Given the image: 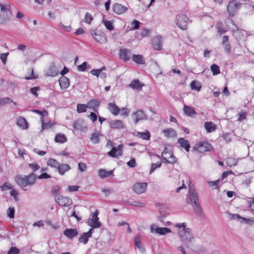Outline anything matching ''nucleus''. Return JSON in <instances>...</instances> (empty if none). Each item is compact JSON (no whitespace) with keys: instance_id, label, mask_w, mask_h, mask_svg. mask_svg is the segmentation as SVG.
<instances>
[{"instance_id":"1","label":"nucleus","mask_w":254,"mask_h":254,"mask_svg":"<svg viewBox=\"0 0 254 254\" xmlns=\"http://www.w3.org/2000/svg\"><path fill=\"white\" fill-rule=\"evenodd\" d=\"M36 178V175L33 173H31L28 175H17L15 180L17 185L24 190H27L25 188L27 186H33L35 183Z\"/></svg>"},{"instance_id":"2","label":"nucleus","mask_w":254,"mask_h":254,"mask_svg":"<svg viewBox=\"0 0 254 254\" xmlns=\"http://www.w3.org/2000/svg\"><path fill=\"white\" fill-rule=\"evenodd\" d=\"M189 196L190 201L194 211L198 214L201 215L202 211L198 201L197 194L195 191L190 188Z\"/></svg>"},{"instance_id":"3","label":"nucleus","mask_w":254,"mask_h":254,"mask_svg":"<svg viewBox=\"0 0 254 254\" xmlns=\"http://www.w3.org/2000/svg\"><path fill=\"white\" fill-rule=\"evenodd\" d=\"M179 235L182 241L185 243H190L193 239V236L191 233V230L189 228L179 231Z\"/></svg>"},{"instance_id":"4","label":"nucleus","mask_w":254,"mask_h":254,"mask_svg":"<svg viewBox=\"0 0 254 254\" xmlns=\"http://www.w3.org/2000/svg\"><path fill=\"white\" fill-rule=\"evenodd\" d=\"M188 18L182 14H178L176 16L175 22L177 26L182 30H185L187 27Z\"/></svg>"},{"instance_id":"5","label":"nucleus","mask_w":254,"mask_h":254,"mask_svg":"<svg viewBox=\"0 0 254 254\" xmlns=\"http://www.w3.org/2000/svg\"><path fill=\"white\" fill-rule=\"evenodd\" d=\"M91 34L97 42L101 44L107 42V38L103 32L100 30H92L91 31Z\"/></svg>"},{"instance_id":"6","label":"nucleus","mask_w":254,"mask_h":254,"mask_svg":"<svg viewBox=\"0 0 254 254\" xmlns=\"http://www.w3.org/2000/svg\"><path fill=\"white\" fill-rule=\"evenodd\" d=\"M55 199L56 201L62 207H67L72 204V200L67 196H59L55 195Z\"/></svg>"},{"instance_id":"7","label":"nucleus","mask_w":254,"mask_h":254,"mask_svg":"<svg viewBox=\"0 0 254 254\" xmlns=\"http://www.w3.org/2000/svg\"><path fill=\"white\" fill-rule=\"evenodd\" d=\"M162 156L166 163L174 164L177 162V159L171 151L165 148L162 153Z\"/></svg>"},{"instance_id":"8","label":"nucleus","mask_w":254,"mask_h":254,"mask_svg":"<svg viewBox=\"0 0 254 254\" xmlns=\"http://www.w3.org/2000/svg\"><path fill=\"white\" fill-rule=\"evenodd\" d=\"M212 148V146L207 142H199L196 143L194 147V149L197 150L199 153L210 151Z\"/></svg>"},{"instance_id":"9","label":"nucleus","mask_w":254,"mask_h":254,"mask_svg":"<svg viewBox=\"0 0 254 254\" xmlns=\"http://www.w3.org/2000/svg\"><path fill=\"white\" fill-rule=\"evenodd\" d=\"M98 211L96 210L92 215V218L91 219H89L88 220V225L93 228H99L101 226V224L100 222L98 221Z\"/></svg>"},{"instance_id":"10","label":"nucleus","mask_w":254,"mask_h":254,"mask_svg":"<svg viewBox=\"0 0 254 254\" xmlns=\"http://www.w3.org/2000/svg\"><path fill=\"white\" fill-rule=\"evenodd\" d=\"M0 7L1 12L5 13L6 15V18L2 19L1 21L2 23H4L5 21H8L10 19L11 16L10 11V5L8 2H6L4 4L0 3Z\"/></svg>"},{"instance_id":"11","label":"nucleus","mask_w":254,"mask_h":254,"mask_svg":"<svg viewBox=\"0 0 254 254\" xmlns=\"http://www.w3.org/2000/svg\"><path fill=\"white\" fill-rule=\"evenodd\" d=\"M150 231L152 233H157L161 235H164L172 232L170 229L164 227H158L157 225L153 224L151 226Z\"/></svg>"},{"instance_id":"12","label":"nucleus","mask_w":254,"mask_h":254,"mask_svg":"<svg viewBox=\"0 0 254 254\" xmlns=\"http://www.w3.org/2000/svg\"><path fill=\"white\" fill-rule=\"evenodd\" d=\"M147 186L146 183H137L133 185L132 189L135 193L140 194L145 192L147 189Z\"/></svg>"},{"instance_id":"13","label":"nucleus","mask_w":254,"mask_h":254,"mask_svg":"<svg viewBox=\"0 0 254 254\" xmlns=\"http://www.w3.org/2000/svg\"><path fill=\"white\" fill-rule=\"evenodd\" d=\"M124 146L123 144H120L117 148L112 147V150L108 152V154L112 157H118L122 155Z\"/></svg>"},{"instance_id":"14","label":"nucleus","mask_w":254,"mask_h":254,"mask_svg":"<svg viewBox=\"0 0 254 254\" xmlns=\"http://www.w3.org/2000/svg\"><path fill=\"white\" fill-rule=\"evenodd\" d=\"M241 5V3L236 2L235 0L231 1L227 6V11L229 13V16H233L235 10L239 9Z\"/></svg>"},{"instance_id":"15","label":"nucleus","mask_w":254,"mask_h":254,"mask_svg":"<svg viewBox=\"0 0 254 254\" xmlns=\"http://www.w3.org/2000/svg\"><path fill=\"white\" fill-rule=\"evenodd\" d=\"M132 117L134 119L135 124H136L139 121L147 119V117L142 110H138L132 114Z\"/></svg>"},{"instance_id":"16","label":"nucleus","mask_w":254,"mask_h":254,"mask_svg":"<svg viewBox=\"0 0 254 254\" xmlns=\"http://www.w3.org/2000/svg\"><path fill=\"white\" fill-rule=\"evenodd\" d=\"M152 45L154 49L160 50L162 45V38L161 36L155 37L152 41Z\"/></svg>"},{"instance_id":"17","label":"nucleus","mask_w":254,"mask_h":254,"mask_svg":"<svg viewBox=\"0 0 254 254\" xmlns=\"http://www.w3.org/2000/svg\"><path fill=\"white\" fill-rule=\"evenodd\" d=\"M120 57L125 61H128L131 56V51L127 49H121L120 50Z\"/></svg>"},{"instance_id":"18","label":"nucleus","mask_w":254,"mask_h":254,"mask_svg":"<svg viewBox=\"0 0 254 254\" xmlns=\"http://www.w3.org/2000/svg\"><path fill=\"white\" fill-rule=\"evenodd\" d=\"M109 124L110 127L113 129H122L125 127L123 121L119 120L111 121Z\"/></svg>"},{"instance_id":"19","label":"nucleus","mask_w":254,"mask_h":254,"mask_svg":"<svg viewBox=\"0 0 254 254\" xmlns=\"http://www.w3.org/2000/svg\"><path fill=\"white\" fill-rule=\"evenodd\" d=\"M127 10V7L119 3H115L113 6L114 11L118 14H123L126 12Z\"/></svg>"},{"instance_id":"20","label":"nucleus","mask_w":254,"mask_h":254,"mask_svg":"<svg viewBox=\"0 0 254 254\" xmlns=\"http://www.w3.org/2000/svg\"><path fill=\"white\" fill-rule=\"evenodd\" d=\"M183 111L186 115L191 117L194 116L196 114V112L193 108L186 105H184Z\"/></svg>"},{"instance_id":"21","label":"nucleus","mask_w":254,"mask_h":254,"mask_svg":"<svg viewBox=\"0 0 254 254\" xmlns=\"http://www.w3.org/2000/svg\"><path fill=\"white\" fill-rule=\"evenodd\" d=\"M108 109L110 112L115 116L118 115L120 111V109L115 103H109L108 105Z\"/></svg>"},{"instance_id":"22","label":"nucleus","mask_w":254,"mask_h":254,"mask_svg":"<svg viewBox=\"0 0 254 254\" xmlns=\"http://www.w3.org/2000/svg\"><path fill=\"white\" fill-rule=\"evenodd\" d=\"M64 234L69 239H72L78 234V231L76 229H66Z\"/></svg>"},{"instance_id":"23","label":"nucleus","mask_w":254,"mask_h":254,"mask_svg":"<svg viewBox=\"0 0 254 254\" xmlns=\"http://www.w3.org/2000/svg\"><path fill=\"white\" fill-rule=\"evenodd\" d=\"M61 88L63 89H66L69 85V79L65 76L61 77L59 80Z\"/></svg>"},{"instance_id":"24","label":"nucleus","mask_w":254,"mask_h":254,"mask_svg":"<svg viewBox=\"0 0 254 254\" xmlns=\"http://www.w3.org/2000/svg\"><path fill=\"white\" fill-rule=\"evenodd\" d=\"M181 147L184 148L186 151L189 152L190 148V143L188 140L184 139L183 138H180L178 140Z\"/></svg>"},{"instance_id":"25","label":"nucleus","mask_w":254,"mask_h":254,"mask_svg":"<svg viewBox=\"0 0 254 254\" xmlns=\"http://www.w3.org/2000/svg\"><path fill=\"white\" fill-rule=\"evenodd\" d=\"M70 169V166L68 164H60L58 167V170L60 174L61 175L64 174Z\"/></svg>"},{"instance_id":"26","label":"nucleus","mask_w":254,"mask_h":254,"mask_svg":"<svg viewBox=\"0 0 254 254\" xmlns=\"http://www.w3.org/2000/svg\"><path fill=\"white\" fill-rule=\"evenodd\" d=\"M17 125L22 129H26L28 127V123L23 117H19L17 119Z\"/></svg>"},{"instance_id":"27","label":"nucleus","mask_w":254,"mask_h":254,"mask_svg":"<svg viewBox=\"0 0 254 254\" xmlns=\"http://www.w3.org/2000/svg\"><path fill=\"white\" fill-rule=\"evenodd\" d=\"M100 104V102L96 99L91 100L88 103V108L93 110V111L97 112L98 107Z\"/></svg>"},{"instance_id":"28","label":"nucleus","mask_w":254,"mask_h":254,"mask_svg":"<svg viewBox=\"0 0 254 254\" xmlns=\"http://www.w3.org/2000/svg\"><path fill=\"white\" fill-rule=\"evenodd\" d=\"M132 61L137 64H145V60L141 55H133L132 56Z\"/></svg>"},{"instance_id":"29","label":"nucleus","mask_w":254,"mask_h":254,"mask_svg":"<svg viewBox=\"0 0 254 254\" xmlns=\"http://www.w3.org/2000/svg\"><path fill=\"white\" fill-rule=\"evenodd\" d=\"M132 89H135L140 90L142 87V85L141 84L140 81L138 79H134L132 81L129 85Z\"/></svg>"},{"instance_id":"30","label":"nucleus","mask_w":254,"mask_h":254,"mask_svg":"<svg viewBox=\"0 0 254 254\" xmlns=\"http://www.w3.org/2000/svg\"><path fill=\"white\" fill-rule=\"evenodd\" d=\"M204 127L207 132H211L216 129V126L212 122H205Z\"/></svg>"},{"instance_id":"31","label":"nucleus","mask_w":254,"mask_h":254,"mask_svg":"<svg viewBox=\"0 0 254 254\" xmlns=\"http://www.w3.org/2000/svg\"><path fill=\"white\" fill-rule=\"evenodd\" d=\"M10 103H12L15 106L17 105L16 103L15 102H13L12 99L10 98L5 97L0 98V106H4Z\"/></svg>"},{"instance_id":"32","label":"nucleus","mask_w":254,"mask_h":254,"mask_svg":"<svg viewBox=\"0 0 254 254\" xmlns=\"http://www.w3.org/2000/svg\"><path fill=\"white\" fill-rule=\"evenodd\" d=\"M55 140L56 142L63 143L66 141V136L62 133H58L56 134Z\"/></svg>"},{"instance_id":"33","label":"nucleus","mask_w":254,"mask_h":254,"mask_svg":"<svg viewBox=\"0 0 254 254\" xmlns=\"http://www.w3.org/2000/svg\"><path fill=\"white\" fill-rule=\"evenodd\" d=\"M113 174V171H107L105 169H100L98 171V175L101 178H105L110 176Z\"/></svg>"},{"instance_id":"34","label":"nucleus","mask_w":254,"mask_h":254,"mask_svg":"<svg viewBox=\"0 0 254 254\" xmlns=\"http://www.w3.org/2000/svg\"><path fill=\"white\" fill-rule=\"evenodd\" d=\"M83 122L82 121H75L73 125V128L75 129L82 130L86 128L85 126H83Z\"/></svg>"},{"instance_id":"35","label":"nucleus","mask_w":254,"mask_h":254,"mask_svg":"<svg viewBox=\"0 0 254 254\" xmlns=\"http://www.w3.org/2000/svg\"><path fill=\"white\" fill-rule=\"evenodd\" d=\"M41 121L42 122V130L50 128L54 125V124L51 122L45 123L43 118H41Z\"/></svg>"},{"instance_id":"36","label":"nucleus","mask_w":254,"mask_h":254,"mask_svg":"<svg viewBox=\"0 0 254 254\" xmlns=\"http://www.w3.org/2000/svg\"><path fill=\"white\" fill-rule=\"evenodd\" d=\"M136 135L144 140H148L150 138V133L149 131L137 132Z\"/></svg>"},{"instance_id":"37","label":"nucleus","mask_w":254,"mask_h":254,"mask_svg":"<svg viewBox=\"0 0 254 254\" xmlns=\"http://www.w3.org/2000/svg\"><path fill=\"white\" fill-rule=\"evenodd\" d=\"M190 86L192 90L199 91L201 88V85L200 82L196 81H192L190 83Z\"/></svg>"},{"instance_id":"38","label":"nucleus","mask_w":254,"mask_h":254,"mask_svg":"<svg viewBox=\"0 0 254 254\" xmlns=\"http://www.w3.org/2000/svg\"><path fill=\"white\" fill-rule=\"evenodd\" d=\"M60 163H59L56 159L50 158L47 162V165L52 167L57 168L58 167Z\"/></svg>"},{"instance_id":"39","label":"nucleus","mask_w":254,"mask_h":254,"mask_svg":"<svg viewBox=\"0 0 254 254\" xmlns=\"http://www.w3.org/2000/svg\"><path fill=\"white\" fill-rule=\"evenodd\" d=\"M134 244L135 246L140 250L141 252L144 251V249L142 247L141 242L140 241L139 237L137 236L134 238Z\"/></svg>"},{"instance_id":"40","label":"nucleus","mask_w":254,"mask_h":254,"mask_svg":"<svg viewBox=\"0 0 254 254\" xmlns=\"http://www.w3.org/2000/svg\"><path fill=\"white\" fill-rule=\"evenodd\" d=\"M87 105L85 104H78L77 105V112L79 113H84L86 111Z\"/></svg>"},{"instance_id":"41","label":"nucleus","mask_w":254,"mask_h":254,"mask_svg":"<svg viewBox=\"0 0 254 254\" xmlns=\"http://www.w3.org/2000/svg\"><path fill=\"white\" fill-rule=\"evenodd\" d=\"M28 167L29 168H30L32 172L33 173L36 172L37 170H39L40 169V166L39 165H38L36 162H33L32 163H29L28 164Z\"/></svg>"},{"instance_id":"42","label":"nucleus","mask_w":254,"mask_h":254,"mask_svg":"<svg viewBox=\"0 0 254 254\" xmlns=\"http://www.w3.org/2000/svg\"><path fill=\"white\" fill-rule=\"evenodd\" d=\"M102 22L104 24L106 28L109 31H112V30H114V27L113 23L111 21H108L107 20H103Z\"/></svg>"},{"instance_id":"43","label":"nucleus","mask_w":254,"mask_h":254,"mask_svg":"<svg viewBox=\"0 0 254 254\" xmlns=\"http://www.w3.org/2000/svg\"><path fill=\"white\" fill-rule=\"evenodd\" d=\"M90 238L86 233H83L82 235L79 238V241L84 244H86Z\"/></svg>"},{"instance_id":"44","label":"nucleus","mask_w":254,"mask_h":254,"mask_svg":"<svg viewBox=\"0 0 254 254\" xmlns=\"http://www.w3.org/2000/svg\"><path fill=\"white\" fill-rule=\"evenodd\" d=\"M210 68L214 75H217L220 72L219 67L215 64L211 65Z\"/></svg>"},{"instance_id":"45","label":"nucleus","mask_w":254,"mask_h":254,"mask_svg":"<svg viewBox=\"0 0 254 254\" xmlns=\"http://www.w3.org/2000/svg\"><path fill=\"white\" fill-rule=\"evenodd\" d=\"M99 134L97 132L93 133L91 136L90 140L93 143L96 144L99 142Z\"/></svg>"},{"instance_id":"46","label":"nucleus","mask_w":254,"mask_h":254,"mask_svg":"<svg viewBox=\"0 0 254 254\" xmlns=\"http://www.w3.org/2000/svg\"><path fill=\"white\" fill-rule=\"evenodd\" d=\"M163 132L166 137L172 136L175 134L174 130L171 128L164 129Z\"/></svg>"},{"instance_id":"47","label":"nucleus","mask_w":254,"mask_h":254,"mask_svg":"<svg viewBox=\"0 0 254 254\" xmlns=\"http://www.w3.org/2000/svg\"><path fill=\"white\" fill-rule=\"evenodd\" d=\"M58 72L56 70L54 66H51L49 70L47 72L49 76H55L58 74Z\"/></svg>"},{"instance_id":"48","label":"nucleus","mask_w":254,"mask_h":254,"mask_svg":"<svg viewBox=\"0 0 254 254\" xmlns=\"http://www.w3.org/2000/svg\"><path fill=\"white\" fill-rule=\"evenodd\" d=\"M92 20V15L89 12H86L84 18V21L87 24H90Z\"/></svg>"},{"instance_id":"49","label":"nucleus","mask_w":254,"mask_h":254,"mask_svg":"<svg viewBox=\"0 0 254 254\" xmlns=\"http://www.w3.org/2000/svg\"><path fill=\"white\" fill-rule=\"evenodd\" d=\"M127 203L130 205L138 206L139 207H143L145 206L144 203L136 201H128Z\"/></svg>"},{"instance_id":"50","label":"nucleus","mask_w":254,"mask_h":254,"mask_svg":"<svg viewBox=\"0 0 254 254\" xmlns=\"http://www.w3.org/2000/svg\"><path fill=\"white\" fill-rule=\"evenodd\" d=\"M228 215H229V218L231 219H236V220H239V219H243L244 220H245V218H243V217H242L241 216H240L238 214H232V213H228Z\"/></svg>"},{"instance_id":"51","label":"nucleus","mask_w":254,"mask_h":254,"mask_svg":"<svg viewBox=\"0 0 254 254\" xmlns=\"http://www.w3.org/2000/svg\"><path fill=\"white\" fill-rule=\"evenodd\" d=\"M120 111H121V115L125 117H127L130 112L129 110L127 108H123L120 109Z\"/></svg>"},{"instance_id":"52","label":"nucleus","mask_w":254,"mask_h":254,"mask_svg":"<svg viewBox=\"0 0 254 254\" xmlns=\"http://www.w3.org/2000/svg\"><path fill=\"white\" fill-rule=\"evenodd\" d=\"M227 165L229 167H232L236 165V161L233 158H228L226 161Z\"/></svg>"},{"instance_id":"53","label":"nucleus","mask_w":254,"mask_h":254,"mask_svg":"<svg viewBox=\"0 0 254 254\" xmlns=\"http://www.w3.org/2000/svg\"><path fill=\"white\" fill-rule=\"evenodd\" d=\"M9 55V53H6L0 54V59L1 60L2 63L5 64L6 63L7 57Z\"/></svg>"},{"instance_id":"54","label":"nucleus","mask_w":254,"mask_h":254,"mask_svg":"<svg viewBox=\"0 0 254 254\" xmlns=\"http://www.w3.org/2000/svg\"><path fill=\"white\" fill-rule=\"evenodd\" d=\"M162 165L161 162H157V163H153L151 165V168L150 170V173H152L154 171L155 169L158 168H160Z\"/></svg>"},{"instance_id":"55","label":"nucleus","mask_w":254,"mask_h":254,"mask_svg":"<svg viewBox=\"0 0 254 254\" xmlns=\"http://www.w3.org/2000/svg\"><path fill=\"white\" fill-rule=\"evenodd\" d=\"M60 26L61 28L62 29V30H63V31H64L65 32H70L71 30V27L70 26V25L65 26V25H64L63 24L61 23L60 25Z\"/></svg>"},{"instance_id":"56","label":"nucleus","mask_w":254,"mask_h":254,"mask_svg":"<svg viewBox=\"0 0 254 254\" xmlns=\"http://www.w3.org/2000/svg\"><path fill=\"white\" fill-rule=\"evenodd\" d=\"M247 115V113L245 112H241L239 114V118L238 119V121L239 122H241L243 120L246 119V117Z\"/></svg>"},{"instance_id":"57","label":"nucleus","mask_w":254,"mask_h":254,"mask_svg":"<svg viewBox=\"0 0 254 254\" xmlns=\"http://www.w3.org/2000/svg\"><path fill=\"white\" fill-rule=\"evenodd\" d=\"M40 90V88L39 87H34L31 88L30 89V92L32 94H33L35 96L37 97L38 96L37 92Z\"/></svg>"},{"instance_id":"58","label":"nucleus","mask_w":254,"mask_h":254,"mask_svg":"<svg viewBox=\"0 0 254 254\" xmlns=\"http://www.w3.org/2000/svg\"><path fill=\"white\" fill-rule=\"evenodd\" d=\"M15 210L13 207H9L7 210V216L9 218H13L14 216Z\"/></svg>"},{"instance_id":"59","label":"nucleus","mask_w":254,"mask_h":254,"mask_svg":"<svg viewBox=\"0 0 254 254\" xmlns=\"http://www.w3.org/2000/svg\"><path fill=\"white\" fill-rule=\"evenodd\" d=\"M87 65V64L86 62H84L81 64L77 66L78 70L80 71H85L86 69Z\"/></svg>"},{"instance_id":"60","label":"nucleus","mask_w":254,"mask_h":254,"mask_svg":"<svg viewBox=\"0 0 254 254\" xmlns=\"http://www.w3.org/2000/svg\"><path fill=\"white\" fill-rule=\"evenodd\" d=\"M78 169L80 172H84L86 169V164L85 163L79 162L78 164Z\"/></svg>"},{"instance_id":"61","label":"nucleus","mask_w":254,"mask_h":254,"mask_svg":"<svg viewBox=\"0 0 254 254\" xmlns=\"http://www.w3.org/2000/svg\"><path fill=\"white\" fill-rule=\"evenodd\" d=\"M19 251L15 247H12L8 252L7 254H19Z\"/></svg>"},{"instance_id":"62","label":"nucleus","mask_w":254,"mask_h":254,"mask_svg":"<svg viewBox=\"0 0 254 254\" xmlns=\"http://www.w3.org/2000/svg\"><path fill=\"white\" fill-rule=\"evenodd\" d=\"M127 164L130 167H134L136 164L135 159L133 157H131L130 160L127 163Z\"/></svg>"},{"instance_id":"63","label":"nucleus","mask_w":254,"mask_h":254,"mask_svg":"<svg viewBox=\"0 0 254 254\" xmlns=\"http://www.w3.org/2000/svg\"><path fill=\"white\" fill-rule=\"evenodd\" d=\"M222 137L225 140L226 143H229L231 141L230 134L229 133L223 134Z\"/></svg>"},{"instance_id":"64","label":"nucleus","mask_w":254,"mask_h":254,"mask_svg":"<svg viewBox=\"0 0 254 254\" xmlns=\"http://www.w3.org/2000/svg\"><path fill=\"white\" fill-rule=\"evenodd\" d=\"M131 25L133 26V29L136 30L139 28L140 22L137 20H134L132 22Z\"/></svg>"}]
</instances>
